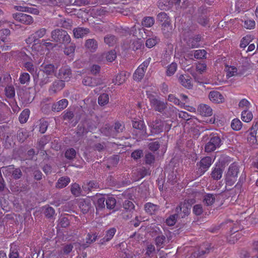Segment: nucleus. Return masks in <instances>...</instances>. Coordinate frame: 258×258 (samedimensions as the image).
Instances as JSON below:
<instances>
[{"label": "nucleus", "instance_id": "1", "mask_svg": "<svg viewBox=\"0 0 258 258\" xmlns=\"http://www.w3.org/2000/svg\"><path fill=\"white\" fill-rule=\"evenodd\" d=\"M51 37L53 41L61 44H68L71 41L70 36L66 31L62 29L53 30L51 33Z\"/></svg>", "mask_w": 258, "mask_h": 258}, {"label": "nucleus", "instance_id": "2", "mask_svg": "<svg viewBox=\"0 0 258 258\" xmlns=\"http://www.w3.org/2000/svg\"><path fill=\"white\" fill-rule=\"evenodd\" d=\"M239 168L237 164L234 163L229 167L226 176V183L227 185L232 186L237 181Z\"/></svg>", "mask_w": 258, "mask_h": 258}, {"label": "nucleus", "instance_id": "3", "mask_svg": "<svg viewBox=\"0 0 258 258\" xmlns=\"http://www.w3.org/2000/svg\"><path fill=\"white\" fill-rule=\"evenodd\" d=\"M191 205L186 201L181 202L176 208L175 212L178 218H183L188 216L190 212Z\"/></svg>", "mask_w": 258, "mask_h": 258}, {"label": "nucleus", "instance_id": "4", "mask_svg": "<svg viewBox=\"0 0 258 258\" xmlns=\"http://www.w3.org/2000/svg\"><path fill=\"white\" fill-rule=\"evenodd\" d=\"M135 207V205L132 201L125 200L123 203V209L121 214V217L125 220L131 219L133 216L132 214Z\"/></svg>", "mask_w": 258, "mask_h": 258}, {"label": "nucleus", "instance_id": "5", "mask_svg": "<svg viewBox=\"0 0 258 258\" xmlns=\"http://www.w3.org/2000/svg\"><path fill=\"white\" fill-rule=\"evenodd\" d=\"M212 250V246L210 243L204 244L200 247L199 249L195 251L191 256V258H201L205 255L210 253Z\"/></svg>", "mask_w": 258, "mask_h": 258}, {"label": "nucleus", "instance_id": "6", "mask_svg": "<svg viewBox=\"0 0 258 258\" xmlns=\"http://www.w3.org/2000/svg\"><path fill=\"white\" fill-rule=\"evenodd\" d=\"M212 164V159L210 157L203 158L200 162L198 163V173L200 175L203 174L210 167Z\"/></svg>", "mask_w": 258, "mask_h": 258}, {"label": "nucleus", "instance_id": "7", "mask_svg": "<svg viewBox=\"0 0 258 258\" xmlns=\"http://www.w3.org/2000/svg\"><path fill=\"white\" fill-rule=\"evenodd\" d=\"M221 140L218 136H215L211 138L210 141L206 144L205 147V151L211 152L219 147Z\"/></svg>", "mask_w": 258, "mask_h": 258}, {"label": "nucleus", "instance_id": "8", "mask_svg": "<svg viewBox=\"0 0 258 258\" xmlns=\"http://www.w3.org/2000/svg\"><path fill=\"white\" fill-rule=\"evenodd\" d=\"M13 17L16 21L26 25H30L33 22V19L31 16L22 13L13 14Z\"/></svg>", "mask_w": 258, "mask_h": 258}, {"label": "nucleus", "instance_id": "9", "mask_svg": "<svg viewBox=\"0 0 258 258\" xmlns=\"http://www.w3.org/2000/svg\"><path fill=\"white\" fill-rule=\"evenodd\" d=\"M82 83L85 86L94 87L101 84L102 81L100 78L86 76L83 78Z\"/></svg>", "mask_w": 258, "mask_h": 258}, {"label": "nucleus", "instance_id": "10", "mask_svg": "<svg viewBox=\"0 0 258 258\" xmlns=\"http://www.w3.org/2000/svg\"><path fill=\"white\" fill-rule=\"evenodd\" d=\"M68 104L69 102L67 99H62L52 105L51 110L53 112H60L66 109Z\"/></svg>", "mask_w": 258, "mask_h": 258}, {"label": "nucleus", "instance_id": "11", "mask_svg": "<svg viewBox=\"0 0 258 258\" xmlns=\"http://www.w3.org/2000/svg\"><path fill=\"white\" fill-rule=\"evenodd\" d=\"M72 77V71L70 68L64 67L61 68L57 75V77L64 81H68Z\"/></svg>", "mask_w": 258, "mask_h": 258}, {"label": "nucleus", "instance_id": "12", "mask_svg": "<svg viewBox=\"0 0 258 258\" xmlns=\"http://www.w3.org/2000/svg\"><path fill=\"white\" fill-rule=\"evenodd\" d=\"M168 100L170 102L174 103L176 105L180 106L181 107H183L185 109H186L188 111H189L191 112H196V110L195 108L191 107V106L185 105V104L182 103H180L179 99L177 98L176 97H175V96L172 94H170L168 96Z\"/></svg>", "mask_w": 258, "mask_h": 258}, {"label": "nucleus", "instance_id": "13", "mask_svg": "<svg viewBox=\"0 0 258 258\" xmlns=\"http://www.w3.org/2000/svg\"><path fill=\"white\" fill-rule=\"evenodd\" d=\"M210 100L215 103H220L224 101V97L222 94L217 91H211L209 94Z\"/></svg>", "mask_w": 258, "mask_h": 258}, {"label": "nucleus", "instance_id": "14", "mask_svg": "<svg viewBox=\"0 0 258 258\" xmlns=\"http://www.w3.org/2000/svg\"><path fill=\"white\" fill-rule=\"evenodd\" d=\"M161 30L164 36L166 38L170 37L173 31V28L170 22L161 24Z\"/></svg>", "mask_w": 258, "mask_h": 258}, {"label": "nucleus", "instance_id": "15", "mask_svg": "<svg viewBox=\"0 0 258 258\" xmlns=\"http://www.w3.org/2000/svg\"><path fill=\"white\" fill-rule=\"evenodd\" d=\"M41 71L43 74L47 76H52L56 71V68L51 63L49 64H42L41 65Z\"/></svg>", "mask_w": 258, "mask_h": 258}, {"label": "nucleus", "instance_id": "16", "mask_svg": "<svg viewBox=\"0 0 258 258\" xmlns=\"http://www.w3.org/2000/svg\"><path fill=\"white\" fill-rule=\"evenodd\" d=\"M6 172L12 173L13 177L16 179H19L22 175V172L19 168H14L13 165L4 167Z\"/></svg>", "mask_w": 258, "mask_h": 258}, {"label": "nucleus", "instance_id": "17", "mask_svg": "<svg viewBox=\"0 0 258 258\" xmlns=\"http://www.w3.org/2000/svg\"><path fill=\"white\" fill-rule=\"evenodd\" d=\"M151 103L156 111L162 112L166 107V103L161 101L157 99H153Z\"/></svg>", "mask_w": 258, "mask_h": 258}, {"label": "nucleus", "instance_id": "18", "mask_svg": "<svg viewBox=\"0 0 258 258\" xmlns=\"http://www.w3.org/2000/svg\"><path fill=\"white\" fill-rule=\"evenodd\" d=\"M65 86V83L63 80H57L54 81L50 86V91L53 93L62 90Z\"/></svg>", "mask_w": 258, "mask_h": 258}, {"label": "nucleus", "instance_id": "19", "mask_svg": "<svg viewBox=\"0 0 258 258\" xmlns=\"http://www.w3.org/2000/svg\"><path fill=\"white\" fill-rule=\"evenodd\" d=\"M179 80L181 85L185 88L189 89L192 86L191 78L188 75H180L179 78Z\"/></svg>", "mask_w": 258, "mask_h": 258}, {"label": "nucleus", "instance_id": "20", "mask_svg": "<svg viewBox=\"0 0 258 258\" xmlns=\"http://www.w3.org/2000/svg\"><path fill=\"white\" fill-rule=\"evenodd\" d=\"M256 125H255L254 126H252L250 128V129L248 131V135L247 136V141L249 143V144L251 145H253L256 143Z\"/></svg>", "mask_w": 258, "mask_h": 258}, {"label": "nucleus", "instance_id": "21", "mask_svg": "<svg viewBox=\"0 0 258 258\" xmlns=\"http://www.w3.org/2000/svg\"><path fill=\"white\" fill-rule=\"evenodd\" d=\"M201 39V36L200 35H197L194 37H190L187 42V45L191 48L198 47L199 46V43Z\"/></svg>", "mask_w": 258, "mask_h": 258}, {"label": "nucleus", "instance_id": "22", "mask_svg": "<svg viewBox=\"0 0 258 258\" xmlns=\"http://www.w3.org/2000/svg\"><path fill=\"white\" fill-rule=\"evenodd\" d=\"M85 45L89 50L94 52L98 47V43L94 39H89L86 41Z\"/></svg>", "mask_w": 258, "mask_h": 258}, {"label": "nucleus", "instance_id": "23", "mask_svg": "<svg viewBox=\"0 0 258 258\" xmlns=\"http://www.w3.org/2000/svg\"><path fill=\"white\" fill-rule=\"evenodd\" d=\"M128 75V74L127 75L126 72H121L117 75L115 78L113 80V83L120 85L125 81Z\"/></svg>", "mask_w": 258, "mask_h": 258}, {"label": "nucleus", "instance_id": "24", "mask_svg": "<svg viewBox=\"0 0 258 258\" xmlns=\"http://www.w3.org/2000/svg\"><path fill=\"white\" fill-rule=\"evenodd\" d=\"M89 32V29L88 28H83L78 27L73 30L74 37L77 38L83 37L85 35Z\"/></svg>", "mask_w": 258, "mask_h": 258}, {"label": "nucleus", "instance_id": "25", "mask_svg": "<svg viewBox=\"0 0 258 258\" xmlns=\"http://www.w3.org/2000/svg\"><path fill=\"white\" fill-rule=\"evenodd\" d=\"M133 126L138 130L141 134L145 133V126L143 120L137 119L133 120Z\"/></svg>", "mask_w": 258, "mask_h": 258}, {"label": "nucleus", "instance_id": "26", "mask_svg": "<svg viewBox=\"0 0 258 258\" xmlns=\"http://www.w3.org/2000/svg\"><path fill=\"white\" fill-rule=\"evenodd\" d=\"M117 38L115 36L111 34L106 35L104 38V43L109 46H114L117 43Z\"/></svg>", "mask_w": 258, "mask_h": 258}, {"label": "nucleus", "instance_id": "27", "mask_svg": "<svg viewBox=\"0 0 258 258\" xmlns=\"http://www.w3.org/2000/svg\"><path fill=\"white\" fill-rule=\"evenodd\" d=\"M79 207L83 213H87L91 207L89 200H81L79 202Z\"/></svg>", "mask_w": 258, "mask_h": 258}, {"label": "nucleus", "instance_id": "28", "mask_svg": "<svg viewBox=\"0 0 258 258\" xmlns=\"http://www.w3.org/2000/svg\"><path fill=\"white\" fill-rule=\"evenodd\" d=\"M15 8L19 11L27 12L34 15H38L39 13V11L37 9L32 7L16 6Z\"/></svg>", "mask_w": 258, "mask_h": 258}, {"label": "nucleus", "instance_id": "29", "mask_svg": "<svg viewBox=\"0 0 258 258\" xmlns=\"http://www.w3.org/2000/svg\"><path fill=\"white\" fill-rule=\"evenodd\" d=\"M70 182V179L68 176L61 177L58 179L56 184V187L62 188L66 187Z\"/></svg>", "mask_w": 258, "mask_h": 258}, {"label": "nucleus", "instance_id": "30", "mask_svg": "<svg viewBox=\"0 0 258 258\" xmlns=\"http://www.w3.org/2000/svg\"><path fill=\"white\" fill-rule=\"evenodd\" d=\"M159 209V206L151 203H148L145 205V210L148 213L152 215Z\"/></svg>", "mask_w": 258, "mask_h": 258}, {"label": "nucleus", "instance_id": "31", "mask_svg": "<svg viewBox=\"0 0 258 258\" xmlns=\"http://www.w3.org/2000/svg\"><path fill=\"white\" fill-rule=\"evenodd\" d=\"M46 33V29L44 28H42L36 31L33 34V38L34 39V42L39 41V39L42 38Z\"/></svg>", "mask_w": 258, "mask_h": 258}, {"label": "nucleus", "instance_id": "32", "mask_svg": "<svg viewBox=\"0 0 258 258\" xmlns=\"http://www.w3.org/2000/svg\"><path fill=\"white\" fill-rule=\"evenodd\" d=\"M216 195L211 194H206L204 198L203 202L207 206H211L216 200Z\"/></svg>", "mask_w": 258, "mask_h": 258}, {"label": "nucleus", "instance_id": "33", "mask_svg": "<svg viewBox=\"0 0 258 258\" xmlns=\"http://www.w3.org/2000/svg\"><path fill=\"white\" fill-rule=\"evenodd\" d=\"M116 230L115 228H111L109 229L106 233L105 237L101 240L100 243L102 244L105 242L109 241L115 234Z\"/></svg>", "mask_w": 258, "mask_h": 258}, {"label": "nucleus", "instance_id": "34", "mask_svg": "<svg viewBox=\"0 0 258 258\" xmlns=\"http://www.w3.org/2000/svg\"><path fill=\"white\" fill-rule=\"evenodd\" d=\"M239 107L240 108H241L243 109L242 111V113H246V112L248 111L249 113H251V111H249L248 110V108L250 107V104L245 99H242L239 103Z\"/></svg>", "mask_w": 258, "mask_h": 258}, {"label": "nucleus", "instance_id": "35", "mask_svg": "<svg viewBox=\"0 0 258 258\" xmlns=\"http://www.w3.org/2000/svg\"><path fill=\"white\" fill-rule=\"evenodd\" d=\"M223 173L222 169L220 167H215L211 172V176L215 180L220 179Z\"/></svg>", "mask_w": 258, "mask_h": 258}, {"label": "nucleus", "instance_id": "36", "mask_svg": "<svg viewBox=\"0 0 258 258\" xmlns=\"http://www.w3.org/2000/svg\"><path fill=\"white\" fill-rule=\"evenodd\" d=\"M103 57H105L107 61L112 62L114 60L116 57V51L114 50H111L106 53H104Z\"/></svg>", "mask_w": 258, "mask_h": 258}, {"label": "nucleus", "instance_id": "37", "mask_svg": "<svg viewBox=\"0 0 258 258\" xmlns=\"http://www.w3.org/2000/svg\"><path fill=\"white\" fill-rule=\"evenodd\" d=\"M157 20L161 24L170 21V19L165 12H161L157 15Z\"/></svg>", "mask_w": 258, "mask_h": 258}, {"label": "nucleus", "instance_id": "38", "mask_svg": "<svg viewBox=\"0 0 258 258\" xmlns=\"http://www.w3.org/2000/svg\"><path fill=\"white\" fill-rule=\"evenodd\" d=\"M160 41V39L157 36L149 38L146 40V45L148 48H152Z\"/></svg>", "mask_w": 258, "mask_h": 258}, {"label": "nucleus", "instance_id": "39", "mask_svg": "<svg viewBox=\"0 0 258 258\" xmlns=\"http://www.w3.org/2000/svg\"><path fill=\"white\" fill-rule=\"evenodd\" d=\"M145 72H143V70L141 68H138L134 74V80L137 81H140L143 78Z\"/></svg>", "mask_w": 258, "mask_h": 258}, {"label": "nucleus", "instance_id": "40", "mask_svg": "<svg viewBox=\"0 0 258 258\" xmlns=\"http://www.w3.org/2000/svg\"><path fill=\"white\" fill-rule=\"evenodd\" d=\"M198 110L200 113H211L213 111L210 106L205 104H200L198 108Z\"/></svg>", "mask_w": 258, "mask_h": 258}, {"label": "nucleus", "instance_id": "41", "mask_svg": "<svg viewBox=\"0 0 258 258\" xmlns=\"http://www.w3.org/2000/svg\"><path fill=\"white\" fill-rule=\"evenodd\" d=\"M108 101L109 96L107 94L103 93L98 97V103L101 106L106 104L108 103Z\"/></svg>", "mask_w": 258, "mask_h": 258}, {"label": "nucleus", "instance_id": "42", "mask_svg": "<svg viewBox=\"0 0 258 258\" xmlns=\"http://www.w3.org/2000/svg\"><path fill=\"white\" fill-rule=\"evenodd\" d=\"M166 241V238L163 235H159L155 239L156 245L158 247H163Z\"/></svg>", "mask_w": 258, "mask_h": 258}, {"label": "nucleus", "instance_id": "43", "mask_svg": "<svg viewBox=\"0 0 258 258\" xmlns=\"http://www.w3.org/2000/svg\"><path fill=\"white\" fill-rule=\"evenodd\" d=\"M98 235L96 233H88L86 238V242L87 244H90L96 241Z\"/></svg>", "mask_w": 258, "mask_h": 258}, {"label": "nucleus", "instance_id": "44", "mask_svg": "<svg viewBox=\"0 0 258 258\" xmlns=\"http://www.w3.org/2000/svg\"><path fill=\"white\" fill-rule=\"evenodd\" d=\"M30 80V77L28 73H23L21 74L19 81L21 84H27L29 82Z\"/></svg>", "mask_w": 258, "mask_h": 258}, {"label": "nucleus", "instance_id": "45", "mask_svg": "<svg viewBox=\"0 0 258 258\" xmlns=\"http://www.w3.org/2000/svg\"><path fill=\"white\" fill-rule=\"evenodd\" d=\"M154 22V19L153 17H147L144 19L142 24L146 27H150L153 25Z\"/></svg>", "mask_w": 258, "mask_h": 258}, {"label": "nucleus", "instance_id": "46", "mask_svg": "<svg viewBox=\"0 0 258 258\" xmlns=\"http://www.w3.org/2000/svg\"><path fill=\"white\" fill-rule=\"evenodd\" d=\"M71 190L72 194H73L75 196L78 197L80 196L81 189L79 184L77 183L73 184L72 185Z\"/></svg>", "mask_w": 258, "mask_h": 258}, {"label": "nucleus", "instance_id": "47", "mask_svg": "<svg viewBox=\"0 0 258 258\" xmlns=\"http://www.w3.org/2000/svg\"><path fill=\"white\" fill-rule=\"evenodd\" d=\"M231 127L235 131H239L242 127V123L238 119H234L231 124Z\"/></svg>", "mask_w": 258, "mask_h": 258}, {"label": "nucleus", "instance_id": "48", "mask_svg": "<svg viewBox=\"0 0 258 258\" xmlns=\"http://www.w3.org/2000/svg\"><path fill=\"white\" fill-rule=\"evenodd\" d=\"M116 200L113 197H109L106 200V207L108 209H113L116 205Z\"/></svg>", "mask_w": 258, "mask_h": 258}, {"label": "nucleus", "instance_id": "49", "mask_svg": "<svg viewBox=\"0 0 258 258\" xmlns=\"http://www.w3.org/2000/svg\"><path fill=\"white\" fill-rule=\"evenodd\" d=\"M177 64L175 62L171 63L167 68L166 73L168 76L173 75L177 69Z\"/></svg>", "mask_w": 258, "mask_h": 258}, {"label": "nucleus", "instance_id": "50", "mask_svg": "<svg viewBox=\"0 0 258 258\" xmlns=\"http://www.w3.org/2000/svg\"><path fill=\"white\" fill-rule=\"evenodd\" d=\"M76 48V45L74 43H71L69 45L66 46L64 49V53L67 55H69L74 53Z\"/></svg>", "mask_w": 258, "mask_h": 258}, {"label": "nucleus", "instance_id": "51", "mask_svg": "<svg viewBox=\"0 0 258 258\" xmlns=\"http://www.w3.org/2000/svg\"><path fill=\"white\" fill-rule=\"evenodd\" d=\"M23 66L26 68L27 71H28L31 74H34L36 72L35 68L34 67L32 62L30 61L24 62Z\"/></svg>", "mask_w": 258, "mask_h": 258}, {"label": "nucleus", "instance_id": "52", "mask_svg": "<svg viewBox=\"0 0 258 258\" xmlns=\"http://www.w3.org/2000/svg\"><path fill=\"white\" fill-rule=\"evenodd\" d=\"M178 216L175 213V214L170 216L166 220V223L168 226H173L177 220Z\"/></svg>", "mask_w": 258, "mask_h": 258}, {"label": "nucleus", "instance_id": "53", "mask_svg": "<svg viewBox=\"0 0 258 258\" xmlns=\"http://www.w3.org/2000/svg\"><path fill=\"white\" fill-rule=\"evenodd\" d=\"M142 47H143V43L141 39L134 40L132 44V49L135 51L141 49Z\"/></svg>", "mask_w": 258, "mask_h": 258}, {"label": "nucleus", "instance_id": "54", "mask_svg": "<svg viewBox=\"0 0 258 258\" xmlns=\"http://www.w3.org/2000/svg\"><path fill=\"white\" fill-rule=\"evenodd\" d=\"M76 152L73 148H70L67 150L65 153V157L69 160H72L76 157Z\"/></svg>", "mask_w": 258, "mask_h": 258}, {"label": "nucleus", "instance_id": "55", "mask_svg": "<svg viewBox=\"0 0 258 258\" xmlns=\"http://www.w3.org/2000/svg\"><path fill=\"white\" fill-rule=\"evenodd\" d=\"M55 25L58 27H61L66 28L70 26V23L63 19L56 20Z\"/></svg>", "mask_w": 258, "mask_h": 258}, {"label": "nucleus", "instance_id": "56", "mask_svg": "<svg viewBox=\"0 0 258 258\" xmlns=\"http://www.w3.org/2000/svg\"><path fill=\"white\" fill-rule=\"evenodd\" d=\"M10 34V30L8 29H4L0 30V41H5L7 36Z\"/></svg>", "mask_w": 258, "mask_h": 258}, {"label": "nucleus", "instance_id": "57", "mask_svg": "<svg viewBox=\"0 0 258 258\" xmlns=\"http://www.w3.org/2000/svg\"><path fill=\"white\" fill-rule=\"evenodd\" d=\"M206 54L207 52L204 49L197 50L194 53V56L197 59H202L205 57Z\"/></svg>", "mask_w": 258, "mask_h": 258}, {"label": "nucleus", "instance_id": "58", "mask_svg": "<svg viewBox=\"0 0 258 258\" xmlns=\"http://www.w3.org/2000/svg\"><path fill=\"white\" fill-rule=\"evenodd\" d=\"M50 76L46 75H43L39 80V85L41 87H43L44 85L49 82Z\"/></svg>", "mask_w": 258, "mask_h": 258}, {"label": "nucleus", "instance_id": "59", "mask_svg": "<svg viewBox=\"0 0 258 258\" xmlns=\"http://www.w3.org/2000/svg\"><path fill=\"white\" fill-rule=\"evenodd\" d=\"M227 71V77L228 78L231 77L236 75L237 74V69L233 67L230 66L228 67L226 70Z\"/></svg>", "mask_w": 258, "mask_h": 258}, {"label": "nucleus", "instance_id": "60", "mask_svg": "<svg viewBox=\"0 0 258 258\" xmlns=\"http://www.w3.org/2000/svg\"><path fill=\"white\" fill-rule=\"evenodd\" d=\"M55 214V211L52 207H47L45 208L44 214L48 218L52 217Z\"/></svg>", "mask_w": 258, "mask_h": 258}, {"label": "nucleus", "instance_id": "61", "mask_svg": "<svg viewBox=\"0 0 258 258\" xmlns=\"http://www.w3.org/2000/svg\"><path fill=\"white\" fill-rule=\"evenodd\" d=\"M193 212L196 215H200L203 212L202 206L200 204H197L193 207Z\"/></svg>", "mask_w": 258, "mask_h": 258}, {"label": "nucleus", "instance_id": "62", "mask_svg": "<svg viewBox=\"0 0 258 258\" xmlns=\"http://www.w3.org/2000/svg\"><path fill=\"white\" fill-rule=\"evenodd\" d=\"M59 225L61 227L66 228L70 225L69 220L67 217H62L59 219Z\"/></svg>", "mask_w": 258, "mask_h": 258}, {"label": "nucleus", "instance_id": "63", "mask_svg": "<svg viewBox=\"0 0 258 258\" xmlns=\"http://www.w3.org/2000/svg\"><path fill=\"white\" fill-rule=\"evenodd\" d=\"M18 57L22 60L23 63L31 60V57L27 55L24 52H19Z\"/></svg>", "mask_w": 258, "mask_h": 258}, {"label": "nucleus", "instance_id": "64", "mask_svg": "<svg viewBox=\"0 0 258 258\" xmlns=\"http://www.w3.org/2000/svg\"><path fill=\"white\" fill-rule=\"evenodd\" d=\"M105 198L103 197L98 199L96 205L97 210L102 209L105 208Z\"/></svg>", "mask_w": 258, "mask_h": 258}]
</instances>
